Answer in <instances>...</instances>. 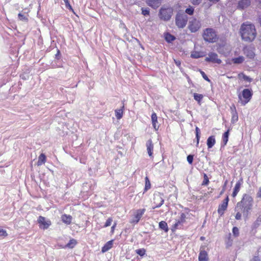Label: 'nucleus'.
<instances>
[{"label":"nucleus","instance_id":"13d9d810","mask_svg":"<svg viewBox=\"0 0 261 261\" xmlns=\"http://www.w3.org/2000/svg\"><path fill=\"white\" fill-rule=\"evenodd\" d=\"M149 185H150V183H148V185L147 184V182L146 183V186H145V189H146V190H147L148 186H149Z\"/></svg>","mask_w":261,"mask_h":261},{"label":"nucleus","instance_id":"bb28decb","mask_svg":"<svg viewBox=\"0 0 261 261\" xmlns=\"http://www.w3.org/2000/svg\"><path fill=\"white\" fill-rule=\"evenodd\" d=\"M46 162V156L43 153H41L39 158L37 162V165L41 166L42 164H44Z\"/></svg>","mask_w":261,"mask_h":261},{"label":"nucleus","instance_id":"bf43d9fd","mask_svg":"<svg viewBox=\"0 0 261 261\" xmlns=\"http://www.w3.org/2000/svg\"><path fill=\"white\" fill-rule=\"evenodd\" d=\"M149 185H150V183H148V185L147 184V182L146 183V186H145V189H146V190H147L148 186H149Z\"/></svg>","mask_w":261,"mask_h":261},{"label":"nucleus","instance_id":"7ed1b4c3","mask_svg":"<svg viewBox=\"0 0 261 261\" xmlns=\"http://www.w3.org/2000/svg\"><path fill=\"white\" fill-rule=\"evenodd\" d=\"M203 37L205 41L215 42L217 40L215 31L212 28H207L204 30Z\"/></svg>","mask_w":261,"mask_h":261},{"label":"nucleus","instance_id":"393cba45","mask_svg":"<svg viewBox=\"0 0 261 261\" xmlns=\"http://www.w3.org/2000/svg\"><path fill=\"white\" fill-rule=\"evenodd\" d=\"M241 186V183L240 181H238L236 183L234 188L233 189V191L232 194V196L233 197H235L238 194V192H239L240 190Z\"/></svg>","mask_w":261,"mask_h":261},{"label":"nucleus","instance_id":"423d86ee","mask_svg":"<svg viewBox=\"0 0 261 261\" xmlns=\"http://www.w3.org/2000/svg\"><path fill=\"white\" fill-rule=\"evenodd\" d=\"M188 16L184 13H178L175 17V24L178 28L182 29L187 24Z\"/></svg>","mask_w":261,"mask_h":261},{"label":"nucleus","instance_id":"4be33fe9","mask_svg":"<svg viewBox=\"0 0 261 261\" xmlns=\"http://www.w3.org/2000/svg\"><path fill=\"white\" fill-rule=\"evenodd\" d=\"M205 56V53L202 51H193L191 53V57L194 59H198Z\"/></svg>","mask_w":261,"mask_h":261},{"label":"nucleus","instance_id":"4d7b16f0","mask_svg":"<svg viewBox=\"0 0 261 261\" xmlns=\"http://www.w3.org/2000/svg\"><path fill=\"white\" fill-rule=\"evenodd\" d=\"M149 185H150V183H148V185L147 184V182L146 183V186H145V189H146V190H147L148 186H149Z\"/></svg>","mask_w":261,"mask_h":261},{"label":"nucleus","instance_id":"9d476101","mask_svg":"<svg viewBox=\"0 0 261 261\" xmlns=\"http://www.w3.org/2000/svg\"><path fill=\"white\" fill-rule=\"evenodd\" d=\"M186 222V215L181 213L179 218L175 220V223L173 225L174 229H181L183 227Z\"/></svg>","mask_w":261,"mask_h":261},{"label":"nucleus","instance_id":"e433bc0d","mask_svg":"<svg viewBox=\"0 0 261 261\" xmlns=\"http://www.w3.org/2000/svg\"><path fill=\"white\" fill-rule=\"evenodd\" d=\"M18 19L21 21H27L28 20L27 15L22 14L20 13L18 14Z\"/></svg>","mask_w":261,"mask_h":261},{"label":"nucleus","instance_id":"680f3d73","mask_svg":"<svg viewBox=\"0 0 261 261\" xmlns=\"http://www.w3.org/2000/svg\"><path fill=\"white\" fill-rule=\"evenodd\" d=\"M259 22L260 24L261 25V16H260V17L259 18Z\"/></svg>","mask_w":261,"mask_h":261},{"label":"nucleus","instance_id":"79ce46f5","mask_svg":"<svg viewBox=\"0 0 261 261\" xmlns=\"http://www.w3.org/2000/svg\"><path fill=\"white\" fill-rule=\"evenodd\" d=\"M232 233L234 237H238L239 235V230L238 227H233L232 228Z\"/></svg>","mask_w":261,"mask_h":261},{"label":"nucleus","instance_id":"1a4fd4ad","mask_svg":"<svg viewBox=\"0 0 261 261\" xmlns=\"http://www.w3.org/2000/svg\"><path fill=\"white\" fill-rule=\"evenodd\" d=\"M145 212V208H140L135 210L133 212V214L130 220V223L131 224H137L139 222V221L140 220L142 216L144 215Z\"/></svg>","mask_w":261,"mask_h":261},{"label":"nucleus","instance_id":"f704fd0d","mask_svg":"<svg viewBox=\"0 0 261 261\" xmlns=\"http://www.w3.org/2000/svg\"><path fill=\"white\" fill-rule=\"evenodd\" d=\"M238 77L240 79H243L244 80L249 82L251 81V79L249 76L244 74L243 73H239L238 74Z\"/></svg>","mask_w":261,"mask_h":261},{"label":"nucleus","instance_id":"f257e3e1","mask_svg":"<svg viewBox=\"0 0 261 261\" xmlns=\"http://www.w3.org/2000/svg\"><path fill=\"white\" fill-rule=\"evenodd\" d=\"M240 33L242 40L247 42H252L256 36V31L254 24L245 22L241 27Z\"/></svg>","mask_w":261,"mask_h":261},{"label":"nucleus","instance_id":"c85d7f7f","mask_svg":"<svg viewBox=\"0 0 261 261\" xmlns=\"http://www.w3.org/2000/svg\"><path fill=\"white\" fill-rule=\"evenodd\" d=\"M123 106L121 109H117L115 111V116L117 119H120L123 116Z\"/></svg>","mask_w":261,"mask_h":261},{"label":"nucleus","instance_id":"58836bf2","mask_svg":"<svg viewBox=\"0 0 261 261\" xmlns=\"http://www.w3.org/2000/svg\"><path fill=\"white\" fill-rule=\"evenodd\" d=\"M194 11V8L192 7H190L189 8H188L186 9L185 12L190 15H192L193 14Z\"/></svg>","mask_w":261,"mask_h":261},{"label":"nucleus","instance_id":"20e7f679","mask_svg":"<svg viewBox=\"0 0 261 261\" xmlns=\"http://www.w3.org/2000/svg\"><path fill=\"white\" fill-rule=\"evenodd\" d=\"M253 204V199L249 195L245 194L241 201L237 203L238 207L243 206L252 209Z\"/></svg>","mask_w":261,"mask_h":261},{"label":"nucleus","instance_id":"5fc2aeb1","mask_svg":"<svg viewBox=\"0 0 261 261\" xmlns=\"http://www.w3.org/2000/svg\"><path fill=\"white\" fill-rule=\"evenodd\" d=\"M230 110H231V113L233 112L234 111H236V107L235 106L233 105V106H232L231 107H230Z\"/></svg>","mask_w":261,"mask_h":261},{"label":"nucleus","instance_id":"c9c22d12","mask_svg":"<svg viewBox=\"0 0 261 261\" xmlns=\"http://www.w3.org/2000/svg\"><path fill=\"white\" fill-rule=\"evenodd\" d=\"M196 131V138L197 140V146L199 144V140H200V130L198 127H196L195 128Z\"/></svg>","mask_w":261,"mask_h":261},{"label":"nucleus","instance_id":"a878e982","mask_svg":"<svg viewBox=\"0 0 261 261\" xmlns=\"http://www.w3.org/2000/svg\"><path fill=\"white\" fill-rule=\"evenodd\" d=\"M77 244V242L75 240L72 239H71L69 242L65 246H62L63 248H73Z\"/></svg>","mask_w":261,"mask_h":261},{"label":"nucleus","instance_id":"09e8293b","mask_svg":"<svg viewBox=\"0 0 261 261\" xmlns=\"http://www.w3.org/2000/svg\"><path fill=\"white\" fill-rule=\"evenodd\" d=\"M191 2L195 5H199L202 1V0H190Z\"/></svg>","mask_w":261,"mask_h":261},{"label":"nucleus","instance_id":"39448f33","mask_svg":"<svg viewBox=\"0 0 261 261\" xmlns=\"http://www.w3.org/2000/svg\"><path fill=\"white\" fill-rule=\"evenodd\" d=\"M252 96V91L249 89H245L243 90L242 94L239 95V98L242 105L245 106L251 99Z\"/></svg>","mask_w":261,"mask_h":261},{"label":"nucleus","instance_id":"a18cd8bd","mask_svg":"<svg viewBox=\"0 0 261 261\" xmlns=\"http://www.w3.org/2000/svg\"><path fill=\"white\" fill-rule=\"evenodd\" d=\"M187 161L190 164H192L193 161V155L191 154L188 155Z\"/></svg>","mask_w":261,"mask_h":261},{"label":"nucleus","instance_id":"c03bdc74","mask_svg":"<svg viewBox=\"0 0 261 261\" xmlns=\"http://www.w3.org/2000/svg\"><path fill=\"white\" fill-rule=\"evenodd\" d=\"M7 236L6 231L0 227V237H6Z\"/></svg>","mask_w":261,"mask_h":261},{"label":"nucleus","instance_id":"ea45409f","mask_svg":"<svg viewBox=\"0 0 261 261\" xmlns=\"http://www.w3.org/2000/svg\"><path fill=\"white\" fill-rule=\"evenodd\" d=\"M142 14L144 16H148L150 14L149 9L148 8H142L141 9Z\"/></svg>","mask_w":261,"mask_h":261},{"label":"nucleus","instance_id":"5701e85b","mask_svg":"<svg viewBox=\"0 0 261 261\" xmlns=\"http://www.w3.org/2000/svg\"><path fill=\"white\" fill-rule=\"evenodd\" d=\"M216 143L215 137L214 136H210L207 140V145L208 148H211L213 147Z\"/></svg>","mask_w":261,"mask_h":261},{"label":"nucleus","instance_id":"6e6552de","mask_svg":"<svg viewBox=\"0 0 261 261\" xmlns=\"http://www.w3.org/2000/svg\"><path fill=\"white\" fill-rule=\"evenodd\" d=\"M173 14V9L170 7L168 8H164L162 7L161 8L159 12V17L161 19H162L164 21L169 20Z\"/></svg>","mask_w":261,"mask_h":261},{"label":"nucleus","instance_id":"72a5a7b5","mask_svg":"<svg viewBox=\"0 0 261 261\" xmlns=\"http://www.w3.org/2000/svg\"><path fill=\"white\" fill-rule=\"evenodd\" d=\"M231 122L234 123L238 120V116L237 111H234L233 112L231 113Z\"/></svg>","mask_w":261,"mask_h":261},{"label":"nucleus","instance_id":"2eb2a0df","mask_svg":"<svg viewBox=\"0 0 261 261\" xmlns=\"http://www.w3.org/2000/svg\"><path fill=\"white\" fill-rule=\"evenodd\" d=\"M146 146L149 156L152 158L153 154V144L151 139H149L147 141L146 143Z\"/></svg>","mask_w":261,"mask_h":261},{"label":"nucleus","instance_id":"37998d69","mask_svg":"<svg viewBox=\"0 0 261 261\" xmlns=\"http://www.w3.org/2000/svg\"><path fill=\"white\" fill-rule=\"evenodd\" d=\"M65 3L66 8L69 9L70 10L73 11V9L72 8L71 6L70 5L68 0H63Z\"/></svg>","mask_w":261,"mask_h":261},{"label":"nucleus","instance_id":"3c124183","mask_svg":"<svg viewBox=\"0 0 261 261\" xmlns=\"http://www.w3.org/2000/svg\"><path fill=\"white\" fill-rule=\"evenodd\" d=\"M257 197L261 198V187L259 188V190L257 193Z\"/></svg>","mask_w":261,"mask_h":261},{"label":"nucleus","instance_id":"603ef678","mask_svg":"<svg viewBox=\"0 0 261 261\" xmlns=\"http://www.w3.org/2000/svg\"><path fill=\"white\" fill-rule=\"evenodd\" d=\"M174 62L175 63V64L177 66H178V67H180V64H181V62L179 60H174Z\"/></svg>","mask_w":261,"mask_h":261},{"label":"nucleus","instance_id":"864d4df0","mask_svg":"<svg viewBox=\"0 0 261 261\" xmlns=\"http://www.w3.org/2000/svg\"><path fill=\"white\" fill-rule=\"evenodd\" d=\"M116 225H117V223H116V222H115L114 224L113 225V226L111 227V232L112 233H113Z\"/></svg>","mask_w":261,"mask_h":261},{"label":"nucleus","instance_id":"f03ea898","mask_svg":"<svg viewBox=\"0 0 261 261\" xmlns=\"http://www.w3.org/2000/svg\"><path fill=\"white\" fill-rule=\"evenodd\" d=\"M249 208L241 206L238 207V204H237L235 207V211L237 212V214L235 216L236 219L239 220L241 219L242 214L245 220L248 218L249 215L250 214L251 210Z\"/></svg>","mask_w":261,"mask_h":261},{"label":"nucleus","instance_id":"4c0bfd02","mask_svg":"<svg viewBox=\"0 0 261 261\" xmlns=\"http://www.w3.org/2000/svg\"><path fill=\"white\" fill-rule=\"evenodd\" d=\"M136 252L140 256H143L145 254L146 250L144 248L139 249L136 250Z\"/></svg>","mask_w":261,"mask_h":261},{"label":"nucleus","instance_id":"8fccbe9b","mask_svg":"<svg viewBox=\"0 0 261 261\" xmlns=\"http://www.w3.org/2000/svg\"><path fill=\"white\" fill-rule=\"evenodd\" d=\"M201 73L202 75V77H203V79L204 80H205L206 81H210V80L207 77V76L205 75V74L204 73V72L203 71H201Z\"/></svg>","mask_w":261,"mask_h":261},{"label":"nucleus","instance_id":"ddd939ff","mask_svg":"<svg viewBox=\"0 0 261 261\" xmlns=\"http://www.w3.org/2000/svg\"><path fill=\"white\" fill-rule=\"evenodd\" d=\"M228 201L229 198L228 196H227L224 199L223 202L219 205L218 209V213L220 216H222L224 214V212L226 210L228 206Z\"/></svg>","mask_w":261,"mask_h":261},{"label":"nucleus","instance_id":"e2e57ef3","mask_svg":"<svg viewBox=\"0 0 261 261\" xmlns=\"http://www.w3.org/2000/svg\"><path fill=\"white\" fill-rule=\"evenodd\" d=\"M251 261H258L256 259H253L252 260H251Z\"/></svg>","mask_w":261,"mask_h":261},{"label":"nucleus","instance_id":"cd10ccee","mask_svg":"<svg viewBox=\"0 0 261 261\" xmlns=\"http://www.w3.org/2000/svg\"><path fill=\"white\" fill-rule=\"evenodd\" d=\"M228 137H229V130H227L225 132L222 136V146H225L226 145L228 140Z\"/></svg>","mask_w":261,"mask_h":261},{"label":"nucleus","instance_id":"c756f323","mask_svg":"<svg viewBox=\"0 0 261 261\" xmlns=\"http://www.w3.org/2000/svg\"><path fill=\"white\" fill-rule=\"evenodd\" d=\"M159 227L166 232H168L169 230L167 223L164 221H162L159 223Z\"/></svg>","mask_w":261,"mask_h":261},{"label":"nucleus","instance_id":"b1692460","mask_svg":"<svg viewBox=\"0 0 261 261\" xmlns=\"http://www.w3.org/2000/svg\"><path fill=\"white\" fill-rule=\"evenodd\" d=\"M61 219L64 223L69 224L71 222L72 217L70 215L64 214L62 216Z\"/></svg>","mask_w":261,"mask_h":261},{"label":"nucleus","instance_id":"dca6fc26","mask_svg":"<svg viewBox=\"0 0 261 261\" xmlns=\"http://www.w3.org/2000/svg\"><path fill=\"white\" fill-rule=\"evenodd\" d=\"M162 0H147L146 3L148 6L153 9L158 8L161 4Z\"/></svg>","mask_w":261,"mask_h":261},{"label":"nucleus","instance_id":"aec40b11","mask_svg":"<svg viewBox=\"0 0 261 261\" xmlns=\"http://www.w3.org/2000/svg\"><path fill=\"white\" fill-rule=\"evenodd\" d=\"M113 240H111L107 242L101 249V252L105 253L110 250L113 246Z\"/></svg>","mask_w":261,"mask_h":261},{"label":"nucleus","instance_id":"2f4dec72","mask_svg":"<svg viewBox=\"0 0 261 261\" xmlns=\"http://www.w3.org/2000/svg\"><path fill=\"white\" fill-rule=\"evenodd\" d=\"M165 39L166 41L169 43H170L175 39V38L172 35L167 33L165 35Z\"/></svg>","mask_w":261,"mask_h":261},{"label":"nucleus","instance_id":"412c9836","mask_svg":"<svg viewBox=\"0 0 261 261\" xmlns=\"http://www.w3.org/2000/svg\"><path fill=\"white\" fill-rule=\"evenodd\" d=\"M151 121L154 129L155 130H158L159 126L156 125V123H158V117L156 114L154 112H153L151 115Z\"/></svg>","mask_w":261,"mask_h":261},{"label":"nucleus","instance_id":"0e129e2a","mask_svg":"<svg viewBox=\"0 0 261 261\" xmlns=\"http://www.w3.org/2000/svg\"><path fill=\"white\" fill-rule=\"evenodd\" d=\"M200 239H201V240H204V237H201V238H200Z\"/></svg>","mask_w":261,"mask_h":261},{"label":"nucleus","instance_id":"6ab92c4d","mask_svg":"<svg viewBox=\"0 0 261 261\" xmlns=\"http://www.w3.org/2000/svg\"><path fill=\"white\" fill-rule=\"evenodd\" d=\"M154 202L156 204L155 206L153 208L160 207L164 203V200L160 196L158 195L154 197Z\"/></svg>","mask_w":261,"mask_h":261},{"label":"nucleus","instance_id":"0eeeda50","mask_svg":"<svg viewBox=\"0 0 261 261\" xmlns=\"http://www.w3.org/2000/svg\"><path fill=\"white\" fill-rule=\"evenodd\" d=\"M201 25V20L192 18L189 22L188 29L191 33H195L200 30Z\"/></svg>","mask_w":261,"mask_h":261},{"label":"nucleus","instance_id":"f3484780","mask_svg":"<svg viewBox=\"0 0 261 261\" xmlns=\"http://www.w3.org/2000/svg\"><path fill=\"white\" fill-rule=\"evenodd\" d=\"M250 0H240L239 1L238 8L244 9L247 8L250 5Z\"/></svg>","mask_w":261,"mask_h":261},{"label":"nucleus","instance_id":"6e6d98bb","mask_svg":"<svg viewBox=\"0 0 261 261\" xmlns=\"http://www.w3.org/2000/svg\"><path fill=\"white\" fill-rule=\"evenodd\" d=\"M227 180H226L225 181V182H224V184L223 187V188H224V189H225V187H226V185H227Z\"/></svg>","mask_w":261,"mask_h":261},{"label":"nucleus","instance_id":"a211bd4d","mask_svg":"<svg viewBox=\"0 0 261 261\" xmlns=\"http://www.w3.org/2000/svg\"><path fill=\"white\" fill-rule=\"evenodd\" d=\"M208 259V254L206 251L201 250L198 256L199 261H207Z\"/></svg>","mask_w":261,"mask_h":261},{"label":"nucleus","instance_id":"69168bd1","mask_svg":"<svg viewBox=\"0 0 261 261\" xmlns=\"http://www.w3.org/2000/svg\"><path fill=\"white\" fill-rule=\"evenodd\" d=\"M220 49H219L218 50V51H219L220 53H221V50H220Z\"/></svg>","mask_w":261,"mask_h":261},{"label":"nucleus","instance_id":"9b49d317","mask_svg":"<svg viewBox=\"0 0 261 261\" xmlns=\"http://www.w3.org/2000/svg\"><path fill=\"white\" fill-rule=\"evenodd\" d=\"M39 227L43 229H47L51 225V222L49 219H46L42 216H39L38 219Z\"/></svg>","mask_w":261,"mask_h":261},{"label":"nucleus","instance_id":"052dcab7","mask_svg":"<svg viewBox=\"0 0 261 261\" xmlns=\"http://www.w3.org/2000/svg\"><path fill=\"white\" fill-rule=\"evenodd\" d=\"M225 189H224V188H223V190L220 192V195H222L224 193V192L225 191Z\"/></svg>","mask_w":261,"mask_h":261},{"label":"nucleus","instance_id":"7c9ffc66","mask_svg":"<svg viewBox=\"0 0 261 261\" xmlns=\"http://www.w3.org/2000/svg\"><path fill=\"white\" fill-rule=\"evenodd\" d=\"M244 57L243 56H239L237 58H234L232 59V61L234 64H241L244 61Z\"/></svg>","mask_w":261,"mask_h":261},{"label":"nucleus","instance_id":"49530a36","mask_svg":"<svg viewBox=\"0 0 261 261\" xmlns=\"http://www.w3.org/2000/svg\"><path fill=\"white\" fill-rule=\"evenodd\" d=\"M261 223V214L258 216L256 221L255 222V225H259Z\"/></svg>","mask_w":261,"mask_h":261},{"label":"nucleus","instance_id":"f8f14e48","mask_svg":"<svg viewBox=\"0 0 261 261\" xmlns=\"http://www.w3.org/2000/svg\"><path fill=\"white\" fill-rule=\"evenodd\" d=\"M205 61L214 63L220 64L221 60L218 58V55L215 53L211 52L205 59Z\"/></svg>","mask_w":261,"mask_h":261},{"label":"nucleus","instance_id":"473e14b6","mask_svg":"<svg viewBox=\"0 0 261 261\" xmlns=\"http://www.w3.org/2000/svg\"><path fill=\"white\" fill-rule=\"evenodd\" d=\"M203 97V96L202 94L194 93V98L196 101H197L198 102L199 104H200Z\"/></svg>","mask_w":261,"mask_h":261},{"label":"nucleus","instance_id":"a19ab883","mask_svg":"<svg viewBox=\"0 0 261 261\" xmlns=\"http://www.w3.org/2000/svg\"><path fill=\"white\" fill-rule=\"evenodd\" d=\"M112 221H113V218L112 217L109 218L107 220L103 227H107L108 226H110L111 225Z\"/></svg>","mask_w":261,"mask_h":261},{"label":"nucleus","instance_id":"de8ad7c7","mask_svg":"<svg viewBox=\"0 0 261 261\" xmlns=\"http://www.w3.org/2000/svg\"><path fill=\"white\" fill-rule=\"evenodd\" d=\"M209 182V180L206 174H204V178L202 182V185H206Z\"/></svg>","mask_w":261,"mask_h":261},{"label":"nucleus","instance_id":"4468645a","mask_svg":"<svg viewBox=\"0 0 261 261\" xmlns=\"http://www.w3.org/2000/svg\"><path fill=\"white\" fill-rule=\"evenodd\" d=\"M254 48L250 46H246L243 48L244 54L249 59H253L255 56Z\"/></svg>","mask_w":261,"mask_h":261}]
</instances>
